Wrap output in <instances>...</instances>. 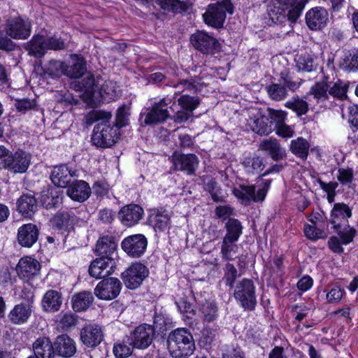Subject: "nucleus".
Instances as JSON below:
<instances>
[{"label":"nucleus","mask_w":358,"mask_h":358,"mask_svg":"<svg viewBox=\"0 0 358 358\" xmlns=\"http://www.w3.org/2000/svg\"><path fill=\"white\" fill-rule=\"evenodd\" d=\"M148 275V268L141 263L132 264L122 273L126 287L131 289L137 288Z\"/></svg>","instance_id":"nucleus-12"},{"label":"nucleus","mask_w":358,"mask_h":358,"mask_svg":"<svg viewBox=\"0 0 358 358\" xmlns=\"http://www.w3.org/2000/svg\"><path fill=\"white\" fill-rule=\"evenodd\" d=\"M248 124L253 131L260 135H268L273 130L272 123L269 122L266 114L261 115L255 119L251 118Z\"/></svg>","instance_id":"nucleus-38"},{"label":"nucleus","mask_w":358,"mask_h":358,"mask_svg":"<svg viewBox=\"0 0 358 358\" xmlns=\"http://www.w3.org/2000/svg\"><path fill=\"white\" fill-rule=\"evenodd\" d=\"M309 143L303 138H298L291 142L290 150L293 154L301 157L306 159L309 151Z\"/></svg>","instance_id":"nucleus-45"},{"label":"nucleus","mask_w":358,"mask_h":358,"mask_svg":"<svg viewBox=\"0 0 358 358\" xmlns=\"http://www.w3.org/2000/svg\"><path fill=\"white\" fill-rule=\"evenodd\" d=\"M75 173L72 172L66 165L55 166L51 173V180L58 187H66Z\"/></svg>","instance_id":"nucleus-29"},{"label":"nucleus","mask_w":358,"mask_h":358,"mask_svg":"<svg viewBox=\"0 0 358 358\" xmlns=\"http://www.w3.org/2000/svg\"><path fill=\"white\" fill-rule=\"evenodd\" d=\"M170 221V213L163 208L152 210L148 219V224L153 227L155 231L159 232L168 230Z\"/></svg>","instance_id":"nucleus-23"},{"label":"nucleus","mask_w":358,"mask_h":358,"mask_svg":"<svg viewBox=\"0 0 358 358\" xmlns=\"http://www.w3.org/2000/svg\"><path fill=\"white\" fill-rule=\"evenodd\" d=\"M65 62L52 60L44 68V74L52 78H58L64 75Z\"/></svg>","instance_id":"nucleus-49"},{"label":"nucleus","mask_w":358,"mask_h":358,"mask_svg":"<svg viewBox=\"0 0 358 358\" xmlns=\"http://www.w3.org/2000/svg\"><path fill=\"white\" fill-rule=\"evenodd\" d=\"M87 71L86 61L83 57L72 55L71 60L65 62L64 75L70 78H79Z\"/></svg>","instance_id":"nucleus-26"},{"label":"nucleus","mask_w":358,"mask_h":358,"mask_svg":"<svg viewBox=\"0 0 358 358\" xmlns=\"http://www.w3.org/2000/svg\"><path fill=\"white\" fill-rule=\"evenodd\" d=\"M329 13L327 10L321 7L310 9L306 15L307 26L312 30L320 29L327 24Z\"/></svg>","instance_id":"nucleus-22"},{"label":"nucleus","mask_w":358,"mask_h":358,"mask_svg":"<svg viewBox=\"0 0 358 358\" xmlns=\"http://www.w3.org/2000/svg\"><path fill=\"white\" fill-rule=\"evenodd\" d=\"M55 354L64 358L73 357L77 351L75 341L67 334L58 336L54 341Z\"/></svg>","instance_id":"nucleus-21"},{"label":"nucleus","mask_w":358,"mask_h":358,"mask_svg":"<svg viewBox=\"0 0 358 358\" xmlns=\"http://www.w3.org/2000/svg\"><path fill=\"white\" fill-rule=\"evenodd\" d=\"M202 85L201 79L199 77H194L190 79L180 80L173 87L181 89L182 91L196 92L201 90Z\"/></svg>","instance_id":"nucleus-48"},{"label":"nucleus","mask_w":358,"mask_h":358,"mask_svg":"<svg viewBox=\"0 0 358 358\" xmlns=\"http://www.w3.org/2000/svg\"><path fill=\"white\" fill-rule=\"evenodd\" d=\"M338 175L337 176L338 180L342 183V184H349L352 182L353 179V170L352 169H339L338 171Z\"/></svg>","instance_id":"nucleus-62"},{"label":"nucleus","mask_w":358,"mask_h":358,"mask_svg":"<svg viewBox=\"0 0 358 358\" xmlns=\"http://www.w3.org/2000/svg\"><path fill=\"white\" fill-rule=\"evenodd\" d=\"M233 193L238 199L245 203H250L264 201L266 191L264 188H261L255 193V186L241 185L238 187L234 189Z\"/></svg>","instance_id":"nucleus-20"},{"label":"nucleus","mask_w":358,"mask_h":358,"mask_svg":"<svg viewBox=\"0 0 358 358\" xmlns=\"http://www.w3.org/2000/svg\"><path fill=\"white\" fill-rule=\"evenodd\" d=\"M40 268L41 264L36 259L25 257L20 259L16 266V272L20 278L28 281L39 273Z\"/></svg>","instance_id":"nucleus-18"},{"label":"nucleus","mask_w":358,"mask_h":358,"mask_svg":"<svg viewBox=\"0 0 358 358\" xmlns=\"http://www.w3.org/2000/svg\"><path fill=\"white\" fill-rule=\"evenodd\" d=\"M132 348V345L127 343V340H124L122 343H119L114 345L113 352L117 357H127L131 354Z\"/></svg>","instance_id":"nucleus-57"},{"label":"nucleus","mask_w":358,"mask_h":358,"mask_svg":"<svg viewBox=\"0 0 358 358\" xmlns=\"http://www.w3.org/2000/svg\"><path fill=\"white\" fill-rule=\"evenodd\" d=\"M15 106L17 111L25 113L27 110L33 108L35 106V103L34 100L28 99H16Z\"/></svg>","instance_id":"nucleus-64"},{"label":"nucleus","mask_w":358,"mask_h":358,"mask_svg":"<svg viewBox=\"0 0 358 358\" xmlns=\"http://www.w3.org/2000/svg\"><path fill=\"white\" fill-rule=\"evenodd\" d=\"M143 208L136 204H130L121 208L119 217L122 223L127 227H131L137 224L142 218Z\"/></svg>","instance_id":"nucleus-25"},{"label":"nucleus","mask_w":358,"mask_h":358,"mask_svg":"<svg viewBox=\"0 0 358 358\" xmlns=\"http://www.w3.org/2000/svg\"><path fill=\"white\" fill-rule=\"evenodd\" d=\"M62 303V294L58 291L48 290L41 301L42 308L48 313H55L59 310Z\"/></svg>","instance_id":"nucleus-31"},{"label":"nucleus","mask_w":358,"mask_h":358,"mask_svg":"<svg viewBox=\"0 0 358 358\" xmlns=\"http://www.w3.org/2000/svg\"><path fill=\"white\" fill-rule=\"evenodd\" d=\"M259 148L268 152L275 161H279L284 158L285 150L281 148L276 139L268 138L264 140L259 145Z\"/></svg>","instance_id":"nucleus-37"},{"label":"nucleus","mask_w":358,"mask_h":358,"mask_svg":"<svg viewBox=\"0 0 358 358\" xmlns=\"http://www.w3.org/2000/svg\"><path fill=\"white\" fill-rule=\"evenodd\" d=\"M347 89L346 85L340 80L335 81L334 73L329 70V72H323L322 79L312 86L310 93L317 102H324L330 96L341 99L346 97Z\"/></svg>","instance_id":"nucleus-2"},{"label":"nucleus","mask_w":358,"mask_h":358,"mask_svg":"<svg viewBox=\"0 0 358 358\" xmlns=\"http://www.w3.org/2000/svg\"><path fill=\"white\" fill-rule=\"evenodd\" d=\"M225 228L227 234L223 238L224 239L237 241L242 234L243 226L241 222L237 219L229 218L226 223Z\"/></svg>","instance_id":"nucleus-43"},{"label":"nucleus","mask_w":358,"mask_h":358,"mask_svg":"<svg viewBox=\"0 0 358 358\" xmlns=\"http://www.w3.org/2000/svg\"><path fill=\"white\" fill-rule=\"evenodd\" d=\"M32 313V306L22 302L17 304L10 310L8 317L11 323L22 324L25 323Z\"/></svg>","instance_id":"nucleus-30"},{"label":"nucleus","mask_w":358,"mask_h":358,"mask_svg":"<svg viewBox=\"0 0 358 358\" xmlns=\"http://www.w3.org/2000/svg\"><path fill=\"white\" fill-rule=\"evenodd\" d=\"M238 277V271L235 266L230 263H227L224 268V279L226 285L230 288L234 287V282Z\"/></svg>","instance_id":"nucleus-58"},{"label":"nucleus","mask_w":358,"mask_h":358,"mask_svg":"<svg viewBox=\"0 0 358 358\" xmlns=\"http://www.w3.org/2000/svg\"><path fill=\"white\" fill-rule=\"evenodd\" d=\"M66 187L68 196L78 202L85 201L91 194V188L84 180H76Z\"/></svg>","instance_id":"nucleus-27"},{"label":"nucleus","mask_w":358,"mask_h":358,"mask_svg":"<svg viewBox=\"0 0 358 358\" xmlns=\"http://www.w3.org/2000/svg\"><path fill=\"white\" fill-rule=\"evenodd\" d=\"M199 313L204 322H212L218 317V306L213 299L199 301Z\"/></svg>","instance_id":"nucleus-36"},{"label":"nucleus","mask_w":358,"mask_h":358,"mask_svg":"<svg viewBox=\"0 0 358 358\" xmlns=\"http://www.w3.org/2000/svg\"><path fill=\"white\" fill-rule=\"evenodd\" d=\"M31 31L30 21L21 17L8 19L5 24L6 35L12 38L24 40L29 37Z\"/></svg>","instance_id":"nucleus-10"},{"label":"nucleus","mask_w":358,"mask_h":358,"mask_svg":"<svg viewBox=\"0 0 358 358\" xmlns=\"http://www.w3.org/2000/svg\"><path fill=\"white\" fill-rule=\"evenodd\" d=\"M242 164L245 171L250 174H258L265 167L264 159L255 154L245 157Z\"/></svg>","instance_id":"nucleus-39"},{"label":"nucleus","mask_w":358,"mask_h":358,"mask_svg":"<svg viewBox=\"0 0 358 358\" xmlns=\"http://www.w3.org/2000/svg\"><path fill=\"white\" fill-rule=\"evenodd\" d=\"M99 93L106 101L115 99L119 96L116 83L110 80H106L101 85Z\"/></svg>","instance_id":"nucleus-47"},{"label":"nucleus","mask_w":358,"mask_h":358,"mask_svg":"<svg viewBox=\"0 0 358 358\" xmlns=\"http://www.w3.org/2000/svg\"><path fill=\"white\" fill-rule=\"evenodd\" d=\"M171 159L175 170L186 171L188 174L194 173L199 165V159L194 154L175 152Z\"/></svg>","instance_id":"nucleus-19"},{"label":"nucleus","mask_w":358,"mask_h":358,"mask_svg":"<svg viewBox=\"0 0 358 358\" xmlns=\"http://www.w3.org/2000/svg\"><path fill=\"white\" fill-rule=\"evenodd\" d=\"M227 12L230 14L234 12V6L230 0L209 4L206 11L203 14V18L208 25L219 29L223 27Z\"/></svg>","instance_id":"nucleus-6"},{"label":"nucleus","mask_w":358,"mask_h":358,"mask_svg":"<svg viewBox=\"0 0 358 358\" xmlns=\"http://www.w3.org/2000/svg\"><path fill=\"white\" fill-rule=\"evenodd\" d=\"M62 198L57 188L52 187L43 190L41 194V201L42 205L47 209L57 207L61 202Z\"/></svg>","instance_id":"nucleus-41"},{"label":"nucleus","mask_w":358,"mask_h":358,"mask_svg":"<svg viewBox=\"0 0 358 358\" xmlns=\"http://www.w3.org/2000/svg\"><path fill=\"white\" fill-rule=\"evenodd\" d=\"M121 287V282L117 278H108L98 283L94 294L100 299L112 300L119 295Z\"/></svg>","instance_id":"nucleus-13"},{"label":"nucleus","mask_w":358,"mask_h":358,"mask_svg":"<svg viewBox=\"0 0 358 358\" xmlns=\"http://www.w3.org/2000/svg\"><path fill=\"white\" fill-rule=\"evenodd\" d=\"M80 341L87 348H94L103 339V333L101 326L96 324H85L80 332Z\"/></svg>","instance_id":"nucleus-14"},{"label":"nucleus","mask_w":358,"mask_h":358,"mask_svg":"<svg viewBox=\"0 0 358 358\" xmlns=\"http://www.w3.org/2000/svg\"><path fill=\"white\" fill-rule=\"evenodd\" d=\"M148 240L141 234L129 236L121 243L122 250L131 257L138 258L146 250Z\"/></svg>","instance_id":"nucleus-11"},{"label":"nucleus","mask_w":358,"mask_h":358,"mask_svg":"<svg viewBox=\"0 0 358 358\" xmlns=\"http://www.w3.org/2000/svg\"><path fill=\"white\" fill-rule=\"evenodd\" d=\"M27 50L29 55L36 57H41L45 53L47 50L45 38L43 36H35L27 44Z\"/></svg>","instance_id":"nucleus-42"},{"label":"nucleus","mask_w":358,"mask_h":358,"mask_svg":"<svg viewBox=\"0 0 358 358\" xmlns=\"http://www.w3.org/2000/svg\"><path fill=\"white\" fill-rule=\"evenodd\" d=\"M162 8L172 11L175 13L187 12L192 4L189 1H181L180 0H157Z\"/></svg>","instance_id":"nucleus-40"},{"label":"nucleus","mask_w":358,"mask_h":358,"mask_svg":"<svg viewBox=\"0 0 358 358\" xmlns=\"http://www.w3.org/2000/svg\"><path fill=\"white\" fill-rule=\"evenodd\" d=\"M178 105L189 113H192L199 104V99L189 95H182L178 99Z\"/></svg>","instance_id":"nucleus-53"},{"label":"nucleus","mask_w":358,"mask_h":358,"mask_svg":"<svg viewBox=\"0 0 358 358\" xmlns=\"http://www.w3.org/2000/svg\"><path fill=\"white\" fill-rule=\"evenodd\" d=\"M234 296L245 310H253L257 305L255 286L250 279L243 278L239 281L234 289Z\"/></svg>","instance_id":"nucleus-7"},{"label":"nucleus","mask_w":358,"mask_h":358,"mask_svg":"<svg viewBox=\"0 0 358 358\" xmlns=\"http://www.w3.org/2000/svg\"><path fill=\"white\" fill-rule=\"evenodd\" d=\"M296 63V67L301 71L310 72L316 68L312 56L306 53L298 55Z\"/></svg>","instance_id":"nucleus-50"},{"label":"nucleus","mask_w":358,"mask_h":358,"mask_svg":"<svg viewBox=\"0 0 358 358\" xmlns=\"http://www.w3.org/2000/svg\"><path fill=\"white\" fill-rule=\"evenodd\" d=\"M168 345L171 355L176 358L189 356L195 348L191 333L185 328L177 329L170 333Z\"/></svg>","instance_id":"nucleus-4"},{"label":"nucleus","mask_w":358,"mask_h":358,"mask_svg":"<svg viewBox=\"0 0 358 358\" xmlns=\"http://www.w3.org/2000/svg\"><path fill=\"white\" fill-rule=\"evenodd\" d=\"M280 83H273L266 87L269 97L275 101L283 100L287 96L286 87L289 90H294L298 87L297 83L292 80L287 71L280 72Z\"/></svg>","instance_id":"nucleus-9"},{"label":"nucleus","mask_w":358,"mask_h":358,"mask_svg":"<svg viewBox=\"0 0 358 358\" xmlns=\"http://www.w3.org/2000/svg\"><path fill=\"white\" fill-rule=\"evenodd\" d=\"M116 267L113 257L98 258L94 260L89 268L90 275L94 278H104L111 275Z\"/></svg>","instance_id":"nucleus-17"},{"label":"nucleus","mask_w":358,"mask_h":358,"mask_svg":"<svg viewBox=\"0 0 358 358\" xmlns=\"http://www.w3.org/2000/svg\"><path fill=\"white\" fill-rule=\"evenodd\" d=\"M344 290L339 287H333L327 294V299L329 303H338L343 296Z\"/></svg>","instance_id":"nucleus-63"},{"label":"nucleus","mask_w":358,"mask_h":358,"mask_svg":"<svg viewBox=\"0 0 358 358\" xmlns=\"http://www.w3.org/2000/svg\"><path fill=\"white\" fill-rule=\"evenodd\" d=\"M266 115L269 122L272 123L273 129L285 122L286 118V113L282 110L267 108Z\"/></svg>","instance_id":"nucleus-54"},{"label":"nucleus","mask_w":358,"mask_h":358,"mask_svg":"<svg viewBox=\"0 0 358 358\" xmlns=\"http://www.w3.org/2000/svg\"><path fill=\"white\" fill-rule=\"evenodd\" d=\"M36 358H55L54 343L48 337L37 338L32 345Z\"/></svg>","instance_id":"nucleus-28"},{"label":"nucleus","mask_w":358,"mask_h":358,"mask_svg":"<svg viewBox=\"0 0 358 358\" xmlns=\"http://www.w3.org/2000/svg\"><path fill=\"white\" fill-rule=\"evenodd\" d=\"M344 69L348 71L358 70V50H354L345 55L342 64Z\"/></svg>","instance_id":"nucleus-55"},{"label":"nucleus","mask_w":358,"mask_h":358,"mask_svg":"<svg viewBox=\"0 0 358 358\" xmlns=\"http://www.w3.org/2000/svg\"><path fill=\"white\" fill-rule=\"evenodd\" d=\"M306 236L310 240L315 241L320 238H325L327 233L323 227H317L306 224L303 227Z\"/></svg>","instance_id":"nucleus-51"},{"label":"nucleus","mask_w":358,"mask_h":358,"mask_svg":"<svg viewBox=\"0 0 358 358\" xmlns=\"http://www.w3.org/2000/svg\"><path fill=\"white\" fill-rule=\"evenodd\" d=\"M110 118V113L101 110H93L85 116V122L89 125L101 121L94 127L92 136L93 144L97 147H110L118 137V129L111 125Z\"/></svg>","instance_id":"nucleus-1"},{"label":"nucleus","mask_w":358,"mask_h":358,"mask_svg":"<svg viewBox=\"0 0 358 358\" xmlns=\"http://www.w3.org/2000/svg\"><path fill=\"white\" fill-rule=\"evenodd\" d=\"M352 216L350 207L343 203H336L331 212L330 222L338 230V236L344 245L352 241L356 230L348 225V218Z\"/></svg>","instance_id":"nucleus-3"},{"label":"nucleus","mask_w":358,"mask_h":358,"mask_svg":"<svg viewBox=\"0 0 358 358\" xmlns=\"http://www.w3.org/2000/svg\"><path fill=\"white\" fill-rule=\"evenodd\" d=\"M78 322V317L73 313L69 312L63 313L59 322L64 329H68L73 326H75Z\"/></svg>","instance_id":"nucleus-59"},{"label":"nucleus","mask_w":358,"mask_h":358,"mask_svg":"<svg viewBox=\"0 0 358 358\" xmlns=\"http://www.w3.org/2000/svg\"><path fill=\"white\" fill-rule=\"evenodd\" d=\"M236 241L224 239L221 245V254L223 259L226 261L234 260L238 252V246L236 244Z\"/></svg>","instance_id":"nucleus-46"},{"label":"nucleus","mask_w":358,"mask_h":358,"mask_svg":"<svg viewBox=\"0 0 358 358\" xmlns=\"http://www.w3.org/2000/svg\"><path fill=\"white\" fill-rule=\"evenodd\" d=\"M17 209L24 217H30L37 209L34 196L29 193L22 194L17 201Z\"/></svg>","instance_id":"nucleus-34"},{"label":"nucleus","mask_w":358,"mask_h":358,"mask_svg":"<svg viewBox=\"0 0 358 358\" xmlns=\"http://www.w3.org/2000/svg\"><path fill=\"white\" fill-rule=\"evenodd\" d=\"M171 102L170 99L163 98L155 103L145 115V124H155L164 122L170 117L167 106Z\"/></svg>","instance_id":"nucleus-15"},{"label":"nucleus","mask_w":358,"mask_h":358,"mask_svg":"<svg viewBox=\"0 0 358 358\" xmlns=\"http://www.w3.org/2000/svg\"><path fill=\"white\" fill-rule=\"evenodd\" d=\"M47 50H59L66 48L64 42L56 37L45 38Z\"/></svg>","instance_id":"nucleus-61"},{"label":"nucleus","mask_w":358,"mask_h":358,"mask_svg":"<svg viewBox=\"0 0 358 358\" xmlns=\"http://www.w3.org/2000/svg\"><path fill=\"white\" fill-rule=\"evenodd\" d=\"M117 246V243L113 237L103 236L96 243L95 252L97 255L101 256V258L113 257Z\"/></svg>","instance_id":"nucleus-33"},{"label":"nucleus","mask_w":358,"mask_h":358,"mask_svg":"<svg viewBox=\"0 0 358 358\" xmlns=\"http://www.w3.org/2000/svg\"><path fill=\"white\" fill-rule=\"evenodd\" d=\"M31 157L28 153L19 150L13 154L4 146L0 145V169L22 173L28 169Z\"/></svg>","instance_id":"nucleus-5"},{"label":"nucleus","mask_w":358,"mask_h":358,"mask_svg":"<svg viewBox=\"0 0 358 358\" xmlns=\"http://www.w3.org/2000/svg\"><path fill=\"white\" fill-rule=\"evenodd\" d=\"M94 301L91 292L83 291L73 295L71 299L72 308L75 312H83L87 310Z\"/></svg>","instance_id":"nucleus-35"},{"label":"nucleus","mask_w":358,"mask_h":358,"mask_svg":"<svg viewBox=\"0 0 358 358\" xmlns=\"http://www.w3.org/2000/svg\"><path fill=\"white\" fill-rule=\"evenodd\" d=\"M179 311L187 318L192 319L196 314L194 306L185 299H180L176 302Z\"/></svg>","instance_id":"nucleus-56"},{"label":"nucleus","mask_w":358,"mask_h":358,"mask_svg":"<svg viewBox=\"0 0 358 358\" xmlns=\"http://www.w3.org/2000/svg\"><path fill=\"white\" fill-rule=\"evenodd\" d=\"M155 331L149 324H143L136 327L127 336V343L138 349L148 348L155 338Z\"/></svg>","instance_id":"nucleus-8"},{"label":"nucleus","mask_w":358,"mask_h":358,"mask_svg":"<svg viewBox=\"0 0 358 358\" xmlns=\"http://www.w3.org/2000/svg\"><path fill=\"white\" fill-rule=\"evenodd\" d=\"M129 113L124 106L120 107L117 110L116 120L115 127L118 129L126 126L128 124Z\"/></svg>","instance_id":"nucleus-60"},{"label":"nucleus","mask_w":358,"mask_h":358,"mask_svg":"<svg viewBox=\"0 0 358 358\" xmlns=\"http://www.w3.org/2000/svg\"><path fill=\"white\" fill-rule=\"evenodd\" d=\"M192 46L203 54H212L219 45L217 40L207 33L198 31L190 37Z\"/></svg>","instance_id":"nucleus-16"},{"label":"nucleus","mask_w":358,"mask_h":358,"mask_svg":"<svg viewBox=\"0 0 358 358\" xmlns=\"http://www.w3.org/2000/svg\"><path fill=\"white\" fill-rule=\"evenodd\" d=\"M280 6L288 9L287 19L296 22L301 15L308 0H277Z\"/></svg>","instance_id":"nucleus-32"},{"label":"nucleus","mask_w":358,"mask_h":358,"mask_svg":"<svg viewBox=\"0 0 358 358\" xmlns=\"http://www.w3.org/2000/svg\"><path fill=\"white\" fill-rule=\"evenodd\" d=\"M75 217L72 213L68 211L58 212L51 220L53 227L62 229H66L74 224Z\"/></svg>","instance_id":"nucleus-44"},{"label":"nucleus","mask_w":358,"mask_h":358,"mask_svg":"<svg viewBox=\"0 0 358 358\" xmlns=\"http://www.w3.org/2000/svg\"><path fill=\"white\" fill-rule=\"evenodd\" d=\"M39 230L33 224L21 226L17 231V241L22 247L31 248L38 240Z\"/></svg>","instance_id":"nucleus-24"},{"label":"nucleus","mask_w":358,"mask_h":358,"mask_svg":"<svg viewBox=\"0 0 358 358\" xmlns=\"http://www.w3.org/2000/svg\"><path fill=\"white\" fill-rule=\"evenodd\" d=\"M285 106L296 112L298 115H304L308 110V105L307 102L299 97L294 98L293 99L287 101Z\"/></svg>","instance_id":"nucleus-52"}]
</instances>
